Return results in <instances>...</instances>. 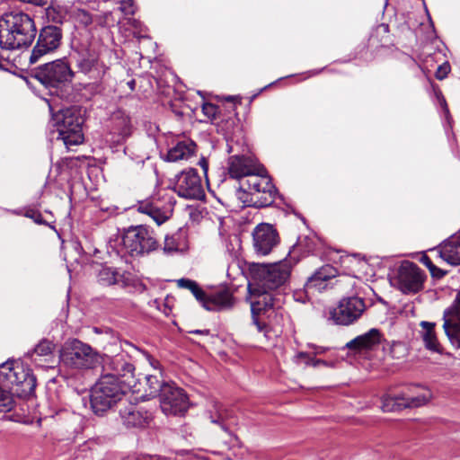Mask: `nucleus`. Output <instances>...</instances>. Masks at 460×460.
Listing matches in <instances>:
<instances>
[{"mask_svg":"<svg viewBox=\"0 0 460 460\" xmlns=\"http://www.w3.org/2000/svg\"><path fill=\"white\" fill-rule=\"evenodd\" d=\"M449 71L450 65L447 62L440 65L436 71V78L438 80H443L444 78L447 77Z\"/></svg>","mask_w":460,"mask_h":460,"instance_id":"37998d69","label":"nucleus"},{"mask_svg":"<svg viewBox=\"0 0 460 460\" xmlns=\"http://www.w3.org/2000/svg\"><path fill=\"white\" fill-rule=\"evenodd\" d=\"M162 377V373L160 372L159 375H147L146 376V385L148 395L151 397H160L162 394V390L165 386V385H169V383L164 382V380L160 379Z\"/></svg>","mask_w":460,"mask_h":460,"instance_id":"c756f323","label":"nucleus"},{"mask_svg":"<svg viewBox=\"0 0 460 460\" xmlns=\"http://www.w3.org/2000/svg\"><path fill=\"white\" fill-rule=\"evenodd\" d=\"M383 335L378 329L373 328L367 332L357 336L346 344V348L355 352H362L374 349L378 346Z\"/></svg>","mask_w":460,"mask_h":460,"instance_id":"aec40b11","label":"nucleus"},{"mask_svg":"<svg viewBox=\"0 0 460 460\" xmlns=\"http://www.w3.org/2000/svg\"><path fill=\"white\" fill-rule=\"evenodd\" d=\"M109 358L102 367V374L91 391L90 404L93 411L102 415L119 402L126 393L136 385L135 366L130 350Z\"/></svg>","mask_w":460,"mask_h":460,"instance_id":"f03ea898","label":"nucleus"},{"mask_svg":"<svg viewBox=\"0 0 460 460\" xmlns=\"http://www.w3.org/2000/svg\"><path fill=\"white\" fill-rule=\"evenodd\" d=\"M425 275L413 262L403 261L398 270V287L403 293H416L423 287Z\"/></svg>","mask_w":460,"mask_h":460,"instance_id":"2eb2a0df","label":"nucleus"},{"mask_svg":"<svg viewBox=\"0 0 460 460\" xmlns=\"http://www.w3.org/2000/svg\"><path fill=\"white\" fill-rule=\"evenodd\" d=\"M202 111L208 118L215 119L219 112V108L213 103H204L202 106Z\"/></svg>","mask_w":460,"mask_h":460,"instance_id":"a19ab883","label":"nucleus"},{"mask_svg":"<svg viewBox=\"0 0 460 460\" xmlns=\"http://www.w3.org/2000/svg\"><path fill=\"white\" fill-rule=\"evenodd\" d=\"M154 203H140L138 211L150 216L157 225L165 222L170 216L171 210H161L153 206Z\"/></svg>","mask_w":460,"mask_h":460,"instance_id":"c85d7f7f","label":"nucleus"},{"mask_svg":"<svg viewBox=\"0 0 460 460\" xmlns=\"http://www.w3.org/2000/svg\"><path fill=\"white\" fill-rule=\"evenodd\" d=\"M158 246V243L156 238L153 236V234L148 231L146 237V247H151L150 252L156 250Z\"/></svg>","mask_w":460,"mask_h":460,"instance_id":"49530a36","label":"nucleus"},{"mask_svg":"<svg viewBox=\"0 0 460 460\" xmlns=\"http://www.w3.org/2000/svg\"><path fill=\"white\" fill-rule=\"evenodd\" d=\"M234 304L232 293L226 288L220 289L211 295L206 294L202 305L209 311L225 310L231 308Z\"/></svg>","mask_w":460,"mask_h":460,"instance_id":"b1692460","label":"nucleus"},{"mask_svg":"<svg viewBox=\"0 0 460 460\" xmlns=\"http://www.w3.org/2000/svg\"><path fill=\"white\" fill-rule=\"evenodd\" d=\"M290 272V265L286 261L259 265L253 270L248 289L252 298V323L258 332H267L269 324L279 323L281 307L270 291L282 286L288 279Z\"/></svg>","mask_w":460,"mask_h":460,"instance_id":"f257e3e1","label":"nucleus"},{"mask_svg":"<svg viewBox=\"0 0 460 460\" xmlns=\"http://www.w3.org/2000/svg\"><path fill=\"white\" fill-rule=\"evenodd\" d=\"M227 170L231 178L241 180L252 175H264L265 168L256 157L252 155H232L227 161Z\"/></svg>","mask_w":460,"mask_h":460,"instance_id":"f8f14e48","label":"nucleus"},{"mask_svg":"<svg viewBox=\"0 0 460 460\" xmlns=\"http://www.w3.org/2000/svg\"><path fill=\"white\" fill-rule=\"evenodd\" d=\"M60 362L72 369H89L97 362L93 348L77 339H69L59 350Z\"/></svg>","mask_w":460,"mask_h":460,"instance_id":"0eeeda50","label":"nucleus"},{"mask_svg":"<svg viewBox=\"0 0 460 460\" xmlns=\"http://www.w3.org/2000/svg\"><path fill=\"white\" fill-rule=\"evenodd\" d=\"M127 23L134 30L133 33L137 37H143L142 32L145 31L141 22L134 18H128Z\"/></svg>","mask_w":460,"mask_h":460,"instance_id":"79ce46f5","label":"nucleus"},{"mask_svg":"<svg viewBox=\"0 0 460 460\" xmlns=\"http://www.w3.org/2000/svg\"><path fill=\"white\" fill-rule=\"evenodd\" d=\"M46 15L49 22L62 24L66 20V16H69V11L60 5L50 6L47 9Z\"/></svg>","mask_w":460,"mask_h":460,"instance_id":"72a5a7b5","label":"nucleus"},{"mask_svg":"<svg viewBox=\"0 0 460 460\" xmlns=\"http://www.w3.org/2000/svg\"><path fill=\"white\" fill-rule=\"evenodd\" d=\"M253 178L247 180L242 183L239 190L240 191H253L255 193H268L269 198L276 199L280 198L278 190L273 185L271 179L269 177L267 170L265 169L264 175H253Z\"/></svg>","mask_w":460,"mask_h":460,"instance_id":"6ab92c4d","label":"nucleus"},{"mask_svg":"<svg viewBox=\"0 0 460 460\" xmlns=\"http://www.w3.org/2000/svg\"><path fill=\"white\" fill-rule=\"evenodd\" d=\"M159 400L161 410L166 415H182L189 409L187 394L172 384L165 385Z\"/></svg>","mask_w":460,"mask_h":460,"instance_id":"9b49d317","label":"nucleus"},{"mask_svg":"<svg viewBox=\"0 0 460 460\" xmlns=\"http://www.w3.org/2000/svg\"><path fill=\"white\" fill-rule=\"evenodd\" d=\"M37 28L33 19L22 12L5 13L0 17V47L13 50L28 48L33 42Z\"/></svg>","mask_w":460,"mask_h":460,"instance_id":"20e7f679","label":"nucleus"},{"mask_svg":"<svg viewBox=\"0 0 460 460\" xmlns=\"http://www.w3.org/2000/svg\"><path fill=\"white\" fill-rule=\"evenodd\" d=\"M421 327L420 337L427 349L433 352H441V346L438 341L434 323L422 321L420 323Z\"/></svg>","mask_w":460,"mask_h":460,"instance_id":"cd10ccee","label":"nucleus"},{"mask_svg":"<svg viewBox=\"0 0 460 460\" xmlns=\"http://www.w3.org/2000/svg\"><path fill=\"white\" fill-rule=\"evenodd\" d=\"M177 240L178 239L176 238V236H165L164 246V252L169 253L181 250V247H179Z\"/></svg>","mask_w":460,"mask_h":460,"instance_id":"58836bf2","label":"nucleus"},{"mask_svg":"<svg viewBox=\"0 0 460 460\" xmlns=\"http://www.w3.org/2000/svg\"><path fill=\"white\" fill-rule=\"evenodd\" d=\"M69 18L79 25L88 26L92 23L93 18L89 12L78 6H72L69 10Z\"/></svg>","mask_w":460,"mask_h":460,"instance_id":"473e14b6","label":"nucleus"},{"mask_svg":"<svg viewBox=\"0 0 460 460\" xmlns=\"http://www.w3.org/2000/svg\"><path fill=\"white\" fill-rule=\"evenodd\" d=\"M442 104L444 106L445 111L447 112L448 110H447V107L446 100L444 98L442 99Z\"/></svg>","mask_w":460,"mask_h":460,"instance_id":"864d4df0","label":"nucleus"},{"mask_svg":"<svg viewBox=\"0 0 460 460\" xmlns=\"http://www.w3.org/2000/svg\"><path fill=\"white\" fill-rule=\"evenodd\" d=\"M177 287L180 288L189 289L195 298L202 304V301L206 298L205 291L199 287V285L190 279H180L176 280Z\"/></svg>","mask_w":460,"mask_h":460,"instance_id":"7c9ffc66","label":"nucleus"},{"mask_svg":"<svg viewBox=\"0 0 460 460\" xmlns=\"http://www.w3.org/2000/svg\"><path fill=\"white\" fill-rule=\"evenodd\" d=\"M121 276L115 269L103 267L99 271L97 279L98 282L103 286H111L119 283Z\"/></svg>","mask_w":460,"mask_h":460,"instance_id":"2f4dec72","label":"nucleus"},{"mask_svg":"<svg viewBox=\"0 0 460 460\" xmlns=\"http://www.w3.org/2000/svg\"><path fill=\"white\" fill-rule=\"evenodd\" d=\"M187 210L193 221H199L207 212L199 205H188Z\"/></svg>","mask_w":460,"mask_h":460,"instance_id":"4c0bfd02","label":"nucleus"},{"mask_svg":"<svg viewBox=\"0 0 460 460\" xmlns=\"http://www.w3.org/2000/svg\"><path fill=\"white\" fill-rule=\"evenodd\" d=\"M51 122L61 139L68 148L84 141V118L81 110L76 107L66 108L52 114Z\"/></svg>","mask_w":460,"mask_h":460,"instance_id":"39448f33","label":"nucleus"},{"mask_svg":"<svg viewBox=\"0 0 460 460\" xmlns=\"http://www.w3.org/2000/svg\"><path fill=\"white\" fill-rule=\"evenodd\" d=\"M420 261L429 270L433 277L441 278L446 274L445 271H443L442 270H440L439 268L433 264L431 259L429 256H422Z\"/></svg>","mask_w":460,"mask_h":460,"instance_id":"e433bc0d","label":"nucleus"},{"mask_svg":"<svg viewBox=\"0 0 460 460\" xmlns=\"http://www.w3.org/2000/svg\"><path fill=\"white\" fill-rule=\"evenodd\" d=\"M55 347L56 346L52 341L47 339H43L35 346L33 350L29 354L32 358L35 355L40 357H47L53 353Z\"/></svg>","mask_w":460,"mask_h":460,"instance_id":"f704fd0d","label":"nucleus"},{"mask_svg":"<svg viewBox=\"0 0 460 460\" xmlns=\"http://www.w3.org/2000/svg\"><path fill=\"white\" fill-rule=\"evenodd\" d=\"M112 129L115 133L127 137L131 135L132 124L130 117L122 110L115 111L111 116Z\"/></svg>","mask_w":460,"mask_h":460,"instance_id":"bb28decb","label":"nucleus"},{"mask_svg":"<svg viewBox=\"0 0 460 460\" xmlns=\"http://www.w3.org/2000/svg\"><path fill=\"white\" fill-rule=\"evenodd\" d=\"M75 72L66 58L56 59L40 66L34 72V77L48 88H58L70 83Z\"/></svg>","mask_w":460,"mask_h":460,"instance_id":"6e6552de","label":"nucleus"},{"mask_svg":"<svg viewBox=\"0 0 460 460\" xmlns=\"http://www.w3.org/2000/svg\"><path fill=\"white\" fill-rule=\"evenodd\" d=\"M76 67L80 73L96 81L102 80L109 70L100 54L90 49L78 52Z\"/></svg>","mask_w":460,"mask_h":460,"instance_id":"ddd939ff","label":"nucleus"},{"mask_svg":"<svg viewBox=\"0 0 460 460\" xmlns=\"http://www.w3.org/2000/svg\"><path fill=\"white\" fill-rule=\"evenodd\" d=\"M62 37V30L59 27L55 25L43 27L30 55V63L35 64L42 57L57 50L61 44Z\"/></svg>","mask_w":460,"mask_h":460,"instance_id":"9d476101","label":"nucleus"},{"mask_svg":"<svg viewBox=\"0 0 460 460\" xmlns=\"http://www.w3.org/2000/svg\"><path fill=\"white\" fill-rule=\"evenodd\" d=\"M272 203H252V204H249L248 206H253L255 208H265V207H268L270 205H271Z\"/></svg>","mask_w":460,"mask_h":460,"instance_id":"3c124183","label":"nucleus"},{"mask_svg":"<svg viewBox=\"0 0 460 460\" xmlns=\"http://www.w3.org/2000/svg\"><path fill=\"white\" fill-rule=\"evenodd\" d=\"M173 191L178 197L185 199L202 200L205 197L200 178L195 169L182 172L177 179Z\"/></svg>","mask_w":460,"mask_h":460,"instance_id":"4468645a","label":"nucleus"},{"mask_svg":"<svg viewBox=\"0 0 460 460\" xmlns=\"http://www.w3.org/2000/svg\"><path fill=\"white\" fill-rule=\"evenodd\" d=\"M439 256L452 266L460 265V232L453 234L438 247Z\"/></svg>","mask_w":460,"mask_h":460,"instance_id":"5701e85b","label":"nucleus"},{"mask_svg":"<svg viewBox=\"0 0 460 460\" xmlns=\"http://www.w3.org/2000/svg\"><path fill=\"white\" fill-rule=\"evenodd\" d=\"M205 415L211 423L220 426L224 431L228 432L226 421L231 419L232 413L220 402L216 399L209 400L207 403Z\"/></svg>","mask_w":460,"mask_h":460,"instance_id":"4be33fe9","label":"nucleus"},{"mask_svg":"<svg viewBox=\"0 0 460 460\" xmlns=\"http://www.w3.org/2000/svg\"><path fill=\"white\" fill-rule=\"evenodd\" d=\"M443 329L451 345L460 349V291L452 305L444 311Z\"/></svg>","mask_w":460,"mask_h":460,"instance_id":"dca6fc26","label":"nucleus"},{"mask_svg":"<svg viewBox=\"0 0 460 460\" xmlns=\"http://www.w3.org/2000/svg\"><path fill=\"white\" fill-rule=\"evenodd\" d=\"M233 99H234V97H232V96H228V97L226 98V100H228V101H232Z\"/></svg>","mask_w":460,"mask_h":460,"instance_id":"6e6d98bb","label":"nucleus"},{"mask_svg":"<svg viewBox=\"0 0 460 460\" xmlns=\"http://www.w3.org/2000/svg\"><path fill=\"white\" fill-rule=\"evenodd\" d=\"M433 399L431 390L421 385H411L400 394L386 395L382 400V410L385 412L400 411L427 405Z\"/></svg>","mask_w":460,"mask_h":460,"instance_id":"423d86ee","label":"nucleus"},{"mask_svg":"<svg viewBox=\"0 0 460 460\" xmlns=\"http://www.w3.org/2000/svg\"><path fill=\"white\" fill-rule=\"evenodd\" d=\"M148 229L143 226L128 228L123 234L122 244L131 256L143 255L150 252L151 247H146Z\"/></svg>","mask_w":460,"mask_h":460,"instance_id":"f3484780","label":"nucleus"},{"mask_svg":"<svg viewBox=\"0 0 460 460\" xmlns=\"http://www.w3.org/2000/svg\"><path fill=\"white\" fill-rule=\"evenodd\" d=\"M0 381L11 391L0 386V412H9L15 405L13 394L19 397L30 395L36 387V378L31 369L21 361H6L0 366Z\"/></svg>","mask_w":460,"mask_h":460,"instance_id":"7ed1b4c3","label":"nucleus"},{"mask_svg":"<svg viewBox=\"0 0 460 460\" xmlns=\"http://www.w3.org/2000/svg\"><path fill=\"white\" fill-rule=\"evenodd\" d=\"M100 209L102 210V211H108L109 208L100 207Z\"/></svg>","mask_w":460,"mask_h":460,"instance_id":"5fc2aeb1","label":"nucleus"},{"mask_svg":"<svg viewBox=\"0 0 460 460\" xmlns=\"http://www.w3.org/2000/svg\"><path fill=\"white\" fill-rule=\"evenodd\" d=\"M253 243L258 253L267 255L278 243V234L270 225L261 224L253 231Z\"/></svg>","mask_w":460,"mask_h":460,"instance_id":"a211bd4d","label":"nucleus"},{"mask_svg":"<svg viewBox=\"0 0 460 460\" xmlns=\"http://www.w3.org/2000/svg\"><path fill=\"white\" fill-rule=\"evenodd\" d=\"M366 310L365 301L358 296L341 299L335 307L330 308L329 319L335 324L350 325L357 322Z\"/></svg>","mask_w":460,"mask_h":460,"instance_id":"1a4fd4ad","label":"nucleus"},{"mask_svg":"<svg viewBox=\"0 0 460 460\" xmlns=\"http://www.w3.org/2000/svg\"><path fill=\"white\" fill-rule=\"evenodd\" d=\"M196 148L195 142L190 139L178 141L168 150L164 160L168 162L187 161L195 155Z\"/></svg>","mask_w":460,"mask_h":460,"instance_id":"a878e982","label":"nucleus"},{"mask_svg":"<svg viewBox=\"0 0 460 460\" xmlns=\"http://www.w3.org/2000/svg\"><path fill=\"white\" fill-rule=\"evenodd\" d=\"M119 10L125 15H132L135 13L136 6L134 4V0H120L119 2Z\"/></svg>","mask_w":460,"mask_h":460,"instance_id":"ea45409f","label":"nucleus"},{"mask_svg":"<svg viewBox=\"0 0 460 460\" xmlns=\"http://www.w3.org/2000/svg\"><path fill=\"white\" fill-rule=\"evenodd\" d=\"M310 358H312L305 352H299L294 357V360L297 364L304 361L305 365H310Z\"/></svg>","mask_w":460,"mask_h":460,"instance_id":"a18cd8bd","label":"nucleus"},{"mask_svg":"<svg viewBox=\"0 0 460 460\" xmlns=\"http://www.w3.org/2000/svg\"><path fill=\"white\" fill-rule=\"evenodd\" d=\"M190 333L201 334V335H208L209 334V330H208V329H204V330H192V331L190 332Z\"/></svg>","mask_w":460,"mask_h":460,"instance_id":"8fccbe9b","label":"nucleus"},{"mask_svg":"<svg viewBox=\"0 0 460 460\" xmlns=\"http://www.w3.org/2000/svg\"><path fill=\"white\" fill-rule=\"evenodd\" d=\"M24 216L29 218H31L36 223H41V215L37 210L26 209Z\"/></svg>","mask_w":460,"mask_h":460,"instance_id":"c03bdc74","label":"nucleus"},{"mask_svg":"<svg viewBox=\"0 0 460 460\" xmlns=\"http://www.w3.org/2000/svg\"><path fill=\"white\" fill-rule=\"evenodd\" d=\"M310 365L314 366V367H317L319 365H324L326 366V362L323 359H315V358H310Z\"/></svg>","mask_w":460,"mask_h":460,"instance_id":"09e8293b","label":"nucleus"},{"mask_svg":"<svg viewBox=\"0 0 460 460\" xmlns=\"http://www.w3.org/2000/svg\"><path fill=\"white\" fill-rule=\"evenodd\" d=\"M124 345H126L127 347H128L129 349H131L132 350H134L136 352L141 353L144 356V358L146 359V361L149 363V365L155 370H159V373L161 372V370H160V367H161L160 362L156 358H155L152 355H150L148 352L139 349L137 347L132 345L128 341H125Z\"/></svg>","mask_w":460,"mask_h":460,"instance_id":"c9c22d12","label":"nucleus"},{"mask_svg":"<svg viewBox=\"0 0 460 460\" xmlns=\"http://www.w3.org/2000/svg\"><path fill=\"white\" fill-rule=\"evenodd\" d=\"M336 270L331 265H324L308 278L305 289L306 293L322 291L326 288V281L335 276Z\"/></svg>","mask_w":460,"mask_h":460,"instance_id":"393cba45","label":"nucleus"},{"mask_svg":"<svg viewBox=\"0 0 460 460\" xmlns=\"http://www.w3.org/2000/svg\"><path fill=\"white\" fill-rule=\"evenodd\" d=\"M199 164L200 165V167L203 170L204 174L206 175L208 172V163L207 159L205 157H201L199 161Z\"/></svg>","mask_w":460,"mask_h":460,"instance_id":"de8ad7c7","label":"nucleus"},{"mask_svg":"<svg viewBox=\"0 0 460 460\" xmlns=\"http://www.w3.org/2000/svg\"><path fill=\"white\" fill-rule=\"evenodd\" d=\"M152 199H153V200H155V199L160 200L162 199H165V195H161L160 193H158L157 197L154 196V197H152Z\"/></svg>","mask_w":460,"mask_h":460,"instance_id":"603ef678","label":"nucleus"},{"mask_svg":"<svg viewBox=\"0 0 460 460\" xmlns=\"http://www.w3.org/2000/svg\"><path fill=\"white\" fill-rule=\"evenodd\" d=\"M119 415L123 424L128 428L144 427L152 418L149 411L133 404L120 409Z\"/></svg>","mask_w":460,"mask_h":460,"instance_id":"412c9836","label":"nucleus"}]
</instances>
